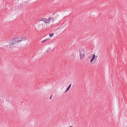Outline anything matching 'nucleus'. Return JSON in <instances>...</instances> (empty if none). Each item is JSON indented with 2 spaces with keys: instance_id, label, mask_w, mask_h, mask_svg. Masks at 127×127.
<instances>
[{
  "instance_id": "nucleus-1",
  "label": "nucleus",
  "mask_w": 127,
  "mask_h": 127,
  "mask_svg": "<svg viewBox=\"0 0 127 127\" xmlns=\"http://www.w3.org/2000/svg\"><path fill=\"white\" fill-rule=\"evenodd\" d=\"M19 40H17L16 39H13L11 41L9 42V45L10 46L12 45V46L15 47L17 45V43L19 42Z\"/></svg>"
},
{
  "instance_id": "nucleus-2",
  "label": "nucleus",
  "mask_w": 127,
  "mask_h": 127,
  "mask_svg": "<svg viewBox=\"0 0 127 127\" xmlns=\"http://www.w3.org/2000/svg\"><path fill=\"white\" fill-rule=\"evenodd\" d=\"M85 53H80V59L81 60H82L84 59L85 56Z\"/></svg>"
},
{
  "instance_id": "nucleus-3",
  "label": "nucleus",
  "mask_w": 127,
  "mask_h": 127,
  "mask_svg": "<svg viewBox=\"0 0 127 127\" xmlns=\"http://www.w3.org/2000/svg\"><path fill=\"white\" fill-rule=\"evenodd\" d=\"M92 55L93 56L92 57L90 61V62L91 63H92L93 61L94 60L95 57V55L94 54H93Z\"/></svg>"
},
{
  "instance_id": "nucleus-4",
  "label": "nucleus",
  "mask_w": 127,
  "mask_h": 127,
  "mask_svg": "<svg viewBox=\"0 0 127 127\" xmlns=\"http://www.w3.org/2000/svg\"><path fill=\"white\" fill-rule=\"evenodd\" d=\"M71 84H70L69 85V86H68V87H67V88L66 89V90L65 91L64 93H66L70 89V88L71 86Z\"/></svg>"
},
{
  "instance_id": "nucleus-5",
  "label": "nucleus",
  "mask_w": 127,
  "mask_h": 127,
  "mask_svg": "<svg viewBox=\"0 0 127 127\" xmlns=\"http://www.w3.org/2000/svg\"><path fill=\"white\" fill-rule=\"evenodd\" d=\"M27 39V38L26 37H25L24 38H21V40H19V42H20L21 41H24V40H26Z\"/></svg>"
},
{
  "instance_id": "nucleus-6",
  "label": "nucleus",
  "mask_w": 127,
  "mask_h": 127,
  "mask_svg": "<svg viewBox=\"0 0 127 127\" xmlns=\"http://www.w3.org/2000/svg\"><path fill=\"white\" fill-rule=\"evenodd\" d=\"M85 52V50L83 48H82L81 49V50H79V52L80 53H81V52L82 53H84Z\"/></svg>"
},
{
  "instance_id": "nucleus-7",
  "label": "nucleus",
  "mask_w": 127,
  "mask_h": 127,
  "mask_svg": "<svg viewBox=\"0 0 127 127\" xmlns=\"http://www.w3.org/2000/svg\"><path fill=\"white\" fill-rule=\"evenodd\" d=\"M42 19L44 20V22L46 23H48V22L47 21V20L45 18H42Z\"/></svg>"
},
{
  "instance_id": "nucleus-8",
  "label": "nucleus",
  "mask_w": 127,
  "mask_h": 127,
  "mask_svg": "<svg viewBox=\"0 0 127 127\" xmlns=\"http://www.w3.org/2000/svg\"><path fill=\"white\" fill-rule=\"evenodd\" d=\"M49 39H50V38H49L47 39H46L44 40H43V41H42L41 42L42 43H43L44 42H45L46 41H47Z\"/></svg>"
},
{
  "instance_id": "nucleus-9",
  "label": "nucleus",
  "mask_w": 127,
  "mask_h": 127,
  "mask_svg": "<svg viewBox=\"0 0 127 127\" xmlns=\"http://www.w3.org/2000/svg\"><path fill=\"white\" fill-rule=\"evenodd\" d=\"M54 35V33H52L49 34V36L50 37H52Z\"/></svg>"
},
{
  "instance_id": "nucleus-10",
  "label": "nucleus",
  "mask_w": 127,
  "mask_h": 127,
  "mask_svg": "<svg viewBox=\"0 0 127 127\" xmlns=\"http://www.w3.org/2000/svg\"><path fill=\"white\" fill-rule=\"evenodd\" d=\"M51 19V17H50L48 18V20H47L48 22V23H49L50 22V20Z\"/></svg>"
},
{
  "instance_id": "nucleus-11",
  "label": "nucleus",
  "mask_w": 127,
  "mask_h": 127,
  "mask_svg": "<svg viewBox=\"0 0 127 127\" xmlns=\"http://www.w3.org/2000/svg\"><path fill=\"white\" fill-rule=\"evenodd\" d=\"M42 19L41 18L39 19V21H44V20L43 19Z\"/></svg>"
},
{
  "instance_id": "nucleus-12",
  "label": "nucleus",
  "mask_w": 127,
  "mask_h": 127,
  "mask_svg": "<svg viewBox=\"0 0 127 127\" xmlns=\"http://www.w3.org/2000/svg\"><path fill=\"white\" fill-rule=\"evenodd\" d=\"M52 95H51V96L50 97V98H49L50 99H51V97H52Z\"/></svg>"
},
{
  "instance_id": "nucleus-13",
  "label": "nucleus",
  "mask_w": 127,
  "mask_h": 127,
  "mask_svg": "<svg viewBox=\"0 0 127 127\" xmlns=\"http://www.w3.org/2000/svg\"><path fill=\"white\" fill-rule=\"evenodd\" d=\"M47 52H49V50H47Z\"/></svg>"
},
{
  "instance_id": "nucleus-14",
  "label": "nucleus",
  "mask_w": 127,
  "mask_h": 127,
  "mask_svg": "<svg viewBox=\"0 0 127 127\" xmlns=\"http://www.w3.org/2000/svg\"><path fill=\"white\" fill-rule=\"evenodd\" d=\"M52 19H53V20H54V18L53 17V18H52Z\"/></svg>"
},
{
  "instance_id": "nucleus-15",
  "label": "nucleus",
  "mask_w": 127,
  "mask_h": 127,
  "mask_svg": "<svg viewBox=\"0 0 127 127\" xmlns=\"http://www.w3.org/2000/svg\"><path fill=\"white\" fill-rule=\"evenodd\" d=\"M73 127L71 126H70V127Z\"/></svg>"
},
{
  "instance_id": "nucleus-16",
  "label": "nucleus",
  "mask_w": 127,
  "mask_h": 127,
  "mask_svg": "<svg viewBox=\"0 0 127 127\" xmlns=\"http://www.w3.org/2000/svg\"><path fill=\"white\" fill-rule=\"evenodd\" d=\"M54 18H55V19H56V18H55V17H54Z\"/></svg>"
}]
</instances>
